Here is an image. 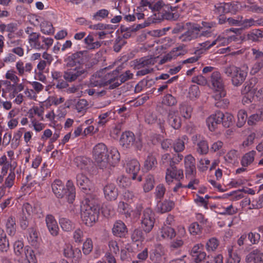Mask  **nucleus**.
Listing matches in <instances>:
<instances>
[{
  "label": "nucleus",
  "mask_w": 263,
  "mask_h": 263,
  "mask_svg": "<svg viewBox=\"0 0 263 263\" xmlns=\"http://www.w3.org/2000/svg\"><path fill=\"white\" fill-rule=\"evenodd\" d=\"M100 206L98 201L86 198L81 207V218L85 225L92 226L98 220Z\"/></svg>",
  "instance_id": "nucleus-1"
},
{
  "label": "nucleus",
  "mask_w": 263,
  "mask_h": 263,
  "mask_svg": "<svg viewBox=\"0 0 263 263\" xmlns=\"http://www.w3.org/2000/svg\"><path fill=\"white\" fill-rule=\"evenodd\" d=\"M52 192L58 198L66 197L69 203H73L76 198V188L73 182L68 180L66 184V188L62 181L55 179L51 184Z\"/></svg>",
  "instance_id": "nucleus-2"
},
{
  "label": "nucleus",
  "mask_w": 263,
  "mask_h": 263,
  "mask_svg": "<svg viewBox=\"0 0 263 263\" xmlns=\"http://www.w3.org/2000/svg\"><path fill=\"white\" fill-rule=\"evenodd\" d=\"M87 71L82 67H77L65 71L63 74V78L66 81L59 80L56 87L59 89L66 88L68 86L67 82H72L77 80L82 79L86 77Z\"/></svg>",
  "instance_id": "nucleus-3"
},
{
  "label": "nucleus",
  "mask_w": 263,
  "mask_h": 263,
  "mask_svg": "<svg viewBox=\"0 0 263 263\" xmlns=\"http://www.w3.org/2000/svg\"><path fill=\"white\" fill-rule=\"evenodd\" d=\"M133 62L135 69L139 70L136 76H143L154 71L152 66L157 63V58L152 55L146 56L136 59Z\"/></svg>",
  "instance_id": "nucleus-4"
},
{
  "label": "nucleus",
  "mask_w": 263,
  "mask_h": 263,
  "mask_svg": "<svg viewBox=\"0 0 263 263\" xmlns=\"http://www.w3.org/2000/svg\"><path fill=\"white\" fill-rule=\"evenodd\" d=\"M223 72L231 78L232 84L235 86H240L245 81L247 71L234 65H230L223 68Z\"/></svg>",
  "instance_id": "nucleus-5"
},
{
  "label": "nucleus",
  "mask_w": 263,
  "mask_h": 263,
  "mask_svg": "<svg viewBox=\"0 0 263 263\" xmlns=\"http://www.w3.org/2000/svg\"><path fill=\"white\" fill-rule=\"evenodd\" d=\"M141 228L146 233L150 232L155 222V213L150 208H146L144 210L141 217Z\"/></svg>",
  "instance_id": "nucleus-6"
},
{
  "label": "nucleus",
  "mask_w": 263,
  "mask_h": 263,
  "mask_svg": "<svg viewBox=\"0 0 263 263\" xmlns=\"http://www.w3.org/2000/svg\"><path fill=\"white\" fill-rule=\"evenodd\" d=\"M108 151L106 146L102 143H98L93 148V158L98 163L105 164L108 162Z\"/></svg>",
  "instance_id": "nucleus-7"
},
{
  "label": "nucleus",
  "mask_w": 263,
  "mask_h": 263,
  "mask_svg": "<svg viewBox=\"0 0 263 263\" xmlns=\"http://www.w3.org/2000/svg\"><path fill=\"white\" fill-rule=\"evenodd\" d=\"M186 25L187 26L190 25L191 27L179 36V39L182 42H189L200 36V32L202 29L201 26L195 24L191 25L190 23H187Z\"/></svg>",
  "instance_id": "nucleus-8"
},
{
  "label": "nucleus",
  "mask_w": 263,
  "mask_h": 263,
  "mask_svg": "<svg viewBox=\"0 0 263 263\" xmlns=\"http://www.w3.org/2000/svg\"><path fill=\"white\" fill-rule=\"evenodd\" d=\"M184 177L183 171L178 168L176 165H170L166 171L165 180L168 184H170L175 180L180 181Z\"/></svg>",
  "instance_id": "nucleus-9"
},
{
  "label": "nucleus",
  "mask_w": 263,
  "mask_h": 263,
  "mask_svg": "<svg viewBox=\"0 0 263 263\" xmlns=\"http://www.w3.org/2000/svg\"><path fill=\"white\" fill-rule=\"evenodd\" d=\"M77 184L82 191L89 194L93 191V186L91 181L83 173L78 174L77 176Z\"/></svg>",
  "instance_id": "nucleus-10"
},
{
  "label": "nucleus",
  "mask_w": 263,
  "mask_h": 263,
  "mask_svg": "<svg viewBox=\"0 0 263 263\" xmlns=\"http://www.w3.org/2000/svg\"><path fill=\"white\" fill-rule=\"evenodd\" d=\"M167 9H165L160 13H156L149 18L150 23H157L164 20H175L178 18V14L173 13L167 11Z\"/></svg>",
  "instance_id": "nucleus-11"
},
{
  "label": "nucleus",
  "mask_w": 263,
  "mask_h": 263,
  "mask_svg": "<svg viewBox=\"0 0 263 263\" xmlns=\"http://www.w3.org/2000/svg\"><path fill=\"white\" fill-rule=\"evenodd\" d=\"M193 143L197 146L196 151L200 154H206L209 151V145L204 138L196 134L192 138Z\"/></svg>",
  "instance_id": "nucleus-12"
},
{
  "label": "nucleus",
  "mask_w": 263,
  "mask_h": 263,
  "mask_svg": "<svg viewBox=\"0 0 263 263\" xmlns=\"http://www.w3.org/2000/svg\"><path fill=\"white\" fill-rule=\"evenodd\" d=\"M121 70L122 68L121 67H118L111 72L104 74L106 86L109 85V89H112L118 87H114V86L117 82H119V71Z\"/></svg>",
  "instance_id": "nucleus-13"
},
{
  "label": "nucleus",
  "mask_w": 263,
  "mask_h": 263,
  "mask_svg": "<svg viewBox=\"0 0 263 263\" xmlns=\"http://www.w3.org/2000/svg\"><path fill=\"white\" fill-rule=\"evenodd\" d=\"M222 112L216 111L215 114L211 115L206 119V123L211 131H214L217 125L220 124L222 120Z\"/></svg>",
  "instance_id": "nucleus-14"
},
{
  "label": "nucleus",
  "mask_w": 263,
  "mask_h": 263,
  "mask_svg": "<svg viewBox=\"0 0 263 263\" xmlns=\"http://www.w3.org/2000/svg\"><path fill=\"white\" fill-rule=\"evenodd\" d=\"M112 232L113 235L116 237H124L127 233V228L123 221L117 220L114 224Z\"/></svg>",
  "instance_id": "nucleus-15"
},
{
  "label": "nucleus",
  "mask_w": 263,
  "mask_h": 263,
  "mask_svg": "<svg viewBox=\"0 0 263 263\" xmlns=\"http://www.w3.org/2000/svg\"><path fill=\"white\" fill-rule=\"evenodd\" d=\"M47 227L50 234L56 236L59 234V228L56 220L52 215H47L45 218Z\"/></svg>",
  "instance_id": "nucleus-16"
},
{
  "label": "nucleus",
  "mask_w": 263,
  "mask_h": 263,
  "mask_svg": "<svg viewBox=\"0 0 263 263\" xmlns=\"http://www.w3.org/2000/svg\"><path fill=\"white\" fill-rule=\"evenodd\" d=\"M245 261L247 263H263V253L257 249L253 250L246 255Z\"/></svg>",
  "instance_id": "nucleus-17"
},
{
  "label": "nucleus",
  "mask_w": 263,
  "mask_h": 263,
  "mask_svg": "<svg viewBox=\"0 0 263 263\" xmlns=\"http://www.w3.org/2000/svg\"><path fill=\"white\" fill-rule=\"evenodd\" d=\"M176 235V232L174 228L171 226L163 225L160 229L159 236L160 237V239H164L167 240H172L175 237Z\"/></svg>",
  "instance_id": "nucleus-18"
},
{
  "label": "nucleus",
  "mask_w": 263,
  "mask_h": 263,
  "mask_svg": "<svg viewBox=\"0 0 263 263\" xmlns=\"http://www.w3.org/2000/svg\"><path fill=\"white\" fill-rule=\"evenodd\" d=\"M167 122L175 129H178L181 127V120L177 111H170L167 116Z\"/></svg>",
  "instance_id": "nucleus-19"
},
{
  "label": "nucleus",
  "mask_w": 263,
  "mask_h": 263,
  "mask_svg": "<svg viewBox=\"0 0 263 263\" xmlns=\"http://www.w3.org/2000/svg\"><path fill=\"white\" fill-rule=\"evenodd\" d=\"M105 198L107 200H115L118 196V189L114 184H108L104 187Z\"/></svg>",
  "instance_id": "nucleus-20"
},
{
  "label": "nucleus",
  "mask_w": 263,
  "mask_h": 263,
  "mask_svg": "<svg viewBox=\"0 0 263 263\" xmlns=\"http://www.w3.org/2000/svg\"><path fill=\"white\" fill-rule=\"evenodd\" d=\"M135 141V137L134 134L129 131L123 133L120 140L121 144L126 148H130L133 146Z\"/></svg>",
  "instance_id": "nucleus-21"
},
{
  "label": "nucleus",
  "mask_w": 263,
  "mask_h": 263,
  "mask_svg": "<svg viewBox=\"0 0 263 263\" xmlns=\"http://www.w3.org/2000/svg\"><path fill=\"white\" fill-rule=\"evenodd\" d=\"M63 254L67 258H73L76 260L80 259L82 256L81 251L80 249H73L70 245H67L64 248Z\"/></svg>",
  "instance_id": "nucleus-22"
},
{
  "label": "nucleus",
  "mask_w": 263,
  "mask_h": 263,
  "mask_svg": "<svg viewBox=\"0 0 263 263\" xmlns=\"http://www.w3.org/2000/svg\"><path fill=\"white\" fill-rule=\"evenodd\" d=\"M91 87H102L106 86L105 75L103 72H98L92 76L90 80Z\"/></svg>",
  "instance_id": "nucleus-23"
},
{
  "label": "nucleus",
  "mask_w": 263,
  "mask_h": 263,
  "mask_svg": "<svg viewBox=\"0 0 263 263\" xmlns=\"http://www.w3.org/2000/svg\"><path fill=\"white\" fill-rule=\"evenodd\" d=\"M164 247L161 245H157L150 254V259L154 263L159 262L161 260L162 257L164 255Z\"/></svg>",
  "instance_id": "nucleus-24"
},
{
  "label": "nucleus",
  "mask_w": 263,
  "mask_h": 263,
  "mask_svg": "<svg viewBox=\"0 0 263 263\" xmlns=\"http://www.w3.org/2000/svg\"><path fill=\"white\" fill-rule=\"evenodd\" d=\"M210 81L215 89L224 88L223 80L219 71H215L212 72L210 77Z\"/></svg>",
  "instance_id": "nucleus-25"
},
{
  "label": "nucleus",
  "mask_w": 263,
  "mask_h": 263,
  "mask_svg": "<svg viewBox=\"0 0 263 263\" xmlns=\"http://www.w3.org/2000/svg\"><path fill=\"white\" fill-rule=\"evenodd\" d=\"M233 6L230 3H219L215 5L214 12L217 15L221 16L224 13L233 12Z\"/></svg>",
  "instance_id": "nucleus-26"
},
{
  "label": "nucleus",
  "mask_w": 263,
  "mask_h": 263,
  "mask_svg": "<svg viewBox=\"0 0 263 263\" xmlns=\"http://www.w3.org/2000/svg\"><path fill=\"white\" fill-rule=\"evenodd\" d=\"M126 172L131 174V177L133 180L137 178L138 180L140 182L142 181V176L143 172L140 171V165H126Z\"/></svg>",
  "instance_id": "nucleus-27"
},
{
  "label": "nucleus",
  "mask_w": 263,
  "mask_h": 263,
  "mask_svg": "<svg viewBox=\"0 0 263 263\" xmlns=\"http://www.w3.org/2000/svg\"><path fill=\"white\" fill-rule=\"evenodd\" d=\"M28 236L27 239L28 242L33 247L37 248L39 246L40 238L39 233L34 228H30L28 229Z\"/></svg>",
  "instance_id": "nucleus-28"
},
{
  "label": "nucleus",
  "mask_w": 263,
  "mask_h": 263,
  "mask_svg": "<svg viewBox=\"0 0 263 263\" xmlns=\"http://www.w3.org/2000/svg\"><path fill=\"white\" fill-rule=\"evenodd\" d=\"M15 66L17 70V74L20 76H23L25 73H30L33 68L31 63H27L24 65V62L21 60L18 61L16 63Z\"/></svg>",
  "instance_id": "nucleus-29"
},
{
  "label": "nucleus",
  "mask_w": 263,
  "mask_h": 263,
  "mask_svg": "<svg viewBox=\"0 0 263 263\" xmlns=\"http://www.w3.org/2000/svg\"><path fill=\"white\" fill-rule=\"evenodd\" d=\"M234 246H230L228 248V257L227 263H239L240 257L237 254Z\"/></svg>",
  "instance_id": "nucleus-30"
},
{
  "label": "nucleus",
  "mask_w": 263,
  "mask_h": 263,
  "mask_svg": "<svg viewBox=\"0 0 263 263\" xmlns=\"http://www.w3.org/2000/svg\"><path fill=\"white\" fill-rule=\"evenodd\" d=\"M13 250L15 255L18 259L23 261L24 260V253L25 252V247L22 240H17L13 244Z\"/></svg>",
  "instance_id": "nucleus-31"
},
{
  "label": "nucleus",
  "mask_w": 263,
  "mask_h": 263,
  "mask_svg": "<svg viewBox=\"0 0 263 263\" xmlns=\"http://www.w3.org/2000/svg\"><path fill=\"white\" fill-rule=\"evenodd\" d=\"M118 211L119 213L125 215L126 218H132L133 210L130 206L123 201H120L118 205Z\"/></svg>",
  "instance_id": "nucleus-32"
},
{
  "label": "nucleus",
  "mask_w": 263,
  "mask_h": 263,
  "mask_svg": "<svg viewBox=\"0 0 263 263\" xmlns=\"http://www.w3.org/2000/svg\"><path fill=\"white\" fill-rule=\"evenodd\" d=\"M172 10V7L165 5L162 1H158L155 3L154 1L152 3V6L151 10L154 13L162 12L165 9Z\"/></svg>",
  "instance_id": "nucleus-33"
},
{
  "label": "nucleus",
  "mask_w": 263,
  "mask_h": 263,
  "mask_svg": "<svg viewBox=\"0 0 263 263\" xmlns=\"http://www.w3.org/2000/svg\"><path fill=\"white\" fill-rule=\"evenodd\" d=\"M9 249V240L4 230L0 228V251L6 252Z\"/></svg>",
  "instance_id": "nucleus-34"
},
{
  "label": "nucleus",
  "mask_w": 263,
  "mask_h": 263,
  "mask_svg": "<svg viewBox=\"0 0 263 263\" xmlns=\"http://www.w3.org/2000/svg\"><path fill=\"white\" fill-rule=\"evenodd\" d=\"M158 202V209L162 213L171 211L175 206L174 201L170 200H165L163 202Z\"/></svg>",
  "instance_id": "nucleus-35"
},
{
  "label": "nucleus",
  "mask_w": 263,
  "mask_h": 263,
  "mask_svg": "<svg viewBox=\"0 0 263 263\" xmlns=\"http://www.w3.org/2000/svg\"><path fill=\"white\" fill-rule=\"evenodd\" d=\"M41 39L42 41H40L39 44L36 46V49H37L47 50L51 47L53 42V40L51 37L42 36Z\"/></svg>",
  "instance_id": "nucleus-36"
},
{
  "label": "nucleus",
  "mask_w": 263,
  "mask_h": 263,
  "mask_svg": "<svg viewBox=\"0 0 263 263\" xmlns=\"http://www.w3.org/2000/svg\"><path fill=\"white\" fill-rule=\"evenodd\" d=\"M24 260L26 259L28 263H37V259L34 251L28 246H25V252L24 253Z\"/></svg>",
  "instance_id": "nucleus-37"
},
{
  "label": "nucleus",
  "mask_w": 263,
  "mask_h": 263,
  "mask_svg": "<svg viewBox=\"0 0 263 263\" xmlns=\"http://www.w3.org/2000/svg\"><path fill=\"white\" fill-rule=\"evenodd\" d=\"M238 152L235 149L230 150L224 157L226 162L231 164L238 163Z\"/></svg>",
  "instance_id": "nucleus-38"
},
{
  "label": "nucleus",
  "mask_w": 263,
  "mask_h": 263,
  "mask_svg": "<svg viewBox=\"0 0 263 263\" xmlns=\"http://www.w3.org/2000/svg\"><path fill=\"white\" fill-rule=\"evenodd\" d=\"M240 26L245 28H248L253 26L262 25L263 26V19H258L254 20L253 18H251L249 19H241Z\"/></svg>",
  "instance_id": "nucleus-39"
},
{
  "label": "nucleus",
  "mask_w": 263,
  "mask_h": 263,
  "mask_svg": "<svg viewBox=\"0 0 263 263\" xmlns=\"http://www.w3.org/2000/svg\"><path fill=\"white\" fill-rule=\"evenodd\" d=\"M6 231L8 235H14L16 231L15 219L14 217H9L6 224Z\"/></svg>",
  "instance_id": "nucleus-40"
},
{
  "label": "nucleus",
  "mask_w": 263,
  "mask_h": 263,
  "mask_svg": "<svg viewBox=\"0 0 263 263\" xmlns=\"http://www.w3.org/2000/svg\"><path fill=\"white\" fill-rule=\"evenodd\" d=\"M150 23H145V24H137L136 25H133L130 27H129V28H130V30L131 31H126L123 34V38L124 39H128L131 36V34L133 32H136L137 30L143 28L145 27L146 26H147L148 24H149Z\"/></svg>",
  "instance_id": "nucleus-41"
},
{
  "label": "nucleus",
  "mask_w": 263,
  "mask_h": 263,
  "mask_svg": "<svg viewBox=\"0 0 263 263\" xmlns=\"http://www.w3.org/2000/svg\"><path fill=\"white\" fill-rule=\"evenodd\" d=\"M36 207H32L29 203H25L23 204L22 208V216L27 215V217L31 218V216L34 214H37Z\"/></svg>",
  "instance_id": "nucleus-42"
},
{
  "label": "nucleus",
  "mask_w": 263,
  "mask_h": 263,
  "mask_svg": "<svg viewBox=\"0 0 263 263\" xmlns=\"http://www.w3.org/2000/svg\"><path fill=\"white\" fill-rule=\"evenodd\" d=\"M263 37V31L259 29H254L247 34V39L253 42H257Z\"/></svg>",
  "instance_id": "nucleus-43"
},
{
  "label": "nucleus",
  "mask_w": 263,
  "mask_h": 263,
  "mask_svg": "<svg viewBox=\"0 0 263 263\" xmlns=\"http://www.w3.org/2000/svg\"><path fill=\"white\" fill-rule=\"evenodd\" d=\"M108 250L106 252L117 255L119 253V242L115 239H110L108 242Z\"/></svg>",
  "instance_id": "nucleus-44"
},
{
  "label": "nucleus",
  "mask_w": 263,
  "mask_h": 263,
  "mask_svg": "<svg viewBox=\"0 0 263 263\" xmlns=\"http://www.w3.org/2000/svg\"><path fill=\"white\" fill-rule=\"evenodd\" d=\"M85 44L87 45L89 49H95L99 48L101 44L100 42H94V38L92 35H89L84 39Z\"/></svg>",
  "instance_id": "nucleus-45"
},
{
  "label": "nucleus",
  "mask_w": 263,
  "mask_h": 263,
  "mask_svg": "<svg viewBox=\"0 0 263 263\" xmlns=\"http://www.w3.org/2000/svg\"><path fill=\"white\" fill-rule=\"evenodd\" d=\"M189 231L193 236L200 235L202 233V227L198 222H194L189 226Z\"/></svg>",
  "instance_id": "nucleus-46"
},
{
  "label": "nucleus",
  "mask_w": 263,
  "mask_h": 263,
  "mask_svg": "<svg viewBox=\"0 0 263 263\" xmlns=\"http://www.w3.org/2000/svg\"><path fill=\"white\" fill-rule=\"evenodd\" d=\"M179 109L180 113L183 118L185 119H189L191 118L193 110L191 105L186 103L182 104Z\"/></svg>",
  "instance_id": "nucleus-47"
},
{
  "label": "nucleus",
  "mask_w": 263,
  "mask_h": 263,
  "mask_svg": "<svg viewBox=\"0 0 263 263\" xmlns=\"http://www.w3.org/2000/svg\"><path fill=\"white\" fill-rule=\"evenodd\" d=\"M59 223L62 229L65 231L68 232L73 229L72 222L67 218H60L59 219Z\"/></svg>",
  "instance_id": "nucleus-48"
},
{
  "label": "nucleus",
  "mask_w": 263,
  "mask_h": 263,
  "mask_svg": "<svg viewBox=\"0 0 263 263\" xmlns=\"http://www.w3.org/2000/svg\"><path fill=\"white\" fill-rule=\"evenodd\" d=\"M133 77V74L130 72V70L126 71L124 73L120 74L119 73V82H117L114 86H119L122 83H124L125 82L132 79Z\"/></svg>",
  "instance_id": "nucleus-49"
},
{
  "label": "nucleus",
  "mask_w": 263,
  "mask_h": 263,
  "mask_svg": "<svg viewBox=\"0 0 263 263\" xmlns=\"http://www.w3.org/2000/svg\"><path fill=\"white\" fill-rule=\"evenodd\" d=\"M256 155V152L254 151H250L246 153L241 159V164H251L254 160V157Z\"/></svg>",
  "instance_id": "nucleus-50"
},
{
  "label": "nucleus",
  "mask_w": 263,
  "mask_h": 263,
  "mask_svg": "<svg viewBox=\"0 0 263 263\" xmlns=\"http://www.w3.org/2000/svg\"><path fill=\"white\" fill-rule=\"evenodd\" d=\"M87 51H80L76 52V53H73L74 57L76 58V61L78 62V64L81 65L84 63L85 60L86 59V57L87 55Z\"/></svg>",
  "instance_id": "nucleus-51"
},
{
  "label": "nucleus",
  "mask_w": 263,
  "mask_h": 263,
  "mask_svg": "<svg viewBox=\"0 0 263 263\" xmlns=\"http://www.w3.org/2000/svg\"><path fill=\"white\" fill-rule=\"evenodd\" d=\"M154 179L153 176L149 175L147 177L145 182L143 184V190L147 193L151 191L154 186Z\"/></svg>",
  "instance_id": "nucleus-52"
},
{
  "label": "nucleus",
  "mask_w": 263,
  "mask_h": 263,
  "mask_svg": "<svg viewBox=\"0 0 263 263\" xmlns=\"http://www.w3.org/2000/svg\"><path fill=\"white\" fill-rule=\"evenodd\" d=\"M41 31L44 34H52L54 33V28L50 22H43L41 24Z\"/></svg>",
  "instance_id": "nucleus-53"
},
{
  "label": "nucleus",
  "mask_w": 263,
  "mask_h": 263,
  "mask_svg": "<svg viewBox=\"0 0 263 263\" xmlns=\"http://www.w3.org/2000/svg\"><path fill=\"white\" fill-rule=\"evenodd\" d=\"M222 115L223 116V117H222V121H221V123H222L223 126L225 127H230L232 124L233 116L228 112L226 114L222 112Z\"/></svg>",
  "instance_id": "nucleus-54"
},
{
  "label": "nucleus",
  "mask_w": 263,
  "mask_h": 263,
  "mask_svg": "<svg viewBox=\"0 0 263 263\" xmlns=\"http://www.w3.org/2000/svg\"><path fill=\"white\" fill-rule=\"evenodd\" d=\"M165 187L162 184L158 185L155 189V196L158 202H160L165 193Z\"/></svg>",
  "instance_id": "nucleus-55"
},
{
  "label": "nucleus",
  "mask_w": 263,
  "mask_h": 263,
  "mask_svg": "<svg viewBox=\"0 0 263 263\" xmlns=\"http://www.w3.org/2000/svg\"><path fill=\"white\" fill-rule=\"evenodd\" d=\"M15 178V173L11 169L8 177L5 179V183L3 185L6 188L10 189L14 184Z\"/></svg>",
  "instance_id": "nucleus-56"
},
{
  "label": "nucleus",
  "mask_w": 263,
  "mask_h": 263,
  "mask_svg": "<svg viewBox=\"0 0 263 263\" xmlns=\"http://www.w3.org/2000/svg\"><path fill=\"white\" fill-rule=\"evenodd\" d=\"M238 121L237 126L238 127H241L246 123L247 119V114L245 110H240L237 114Z\"/></svg>",
  "instance_id": "nucleus-57"
},
{
  "label": "nucleus",
  "mask_w": 263,
  "mask_h": 263,
  "mask_svg": "<svg viewBox=\"0 0 263 263\" xmlns=\"http://www.w3.org/2000/svg\"><path fill=\"white\" fill-rule=\"evenodd\" d=\"M93 248L92 241L91 238H87L83 243L82 250L85 255H88Z\"/></svg>",
  "instance_id": "nucleus-58"
},
{
  "label": "nucleus",
  "mask_w": 263,
  "mask_h": 263,
  "mask_svg": "<svg viewBox=\"0 0 263 263\" xmlns=\"http://www.w3.org/2000/svg\"><path fill=\"white\" fill-rule=\"evenodd\" d=\"M219 245L218 240L215 238H210L206 242V247L208 251H215Z\"/></svg>",
  "instance_id": "nucleus-59"
},
{
  "label": "nucleus",
  "mask_w": 263,
  "mask_h": 263,
  "mask_svg": "<svg viewBox=\"0 0 263 263\" xmlns=\"http://www.w3.org/2000/svg\"><path fill=\"white\" fill-rule=\"evenodd\" d=\"M109 14V12L107 10L103 9L98 11L96 13L93 14L92 16L93 20L96 21L101 20L102 19H104L108 16Z\"/></svg>",
  "instance_id": "nucleus-60"
},
{
  "label": "nucleus",
  "mask_w": 263,
  "mask_h": 263,
  "mask_svg": "<svg viewBox=\"0 0 263 263\" xmlns=\"http://www.w3.org/2000/svg\"><path fill=\"white\" fill-rule=\"evenodd\" d=\"M126 43L125 40L121 37L118 36L116 38L114 45V50L117 52L120 51L121 48Z\"/></svg>",
  "instance_id": "nucleus-61"
},
{
  "label": "nucleus",
  "mask_w": 263,
  "mask_h": 263,
  "mask_svg": "<svg viewBox=\"0 0 263 263\" xmlns=\"http://www.w3.org/2000/svg\"><path fill=\"white\" fill-rule=\"evenodd\" d=\"M23 135L21 130H18L14 135L12 140L11 147L13 149H16L20 144V140Z\"/></svg>",
  "instance_id": "nucleus-62"
},
{
  "label": "nucleus",
  "mask_w": 263,
  "mask_h": 263,
  "mask_svg": "<svg viewBox=\"0 0 263 263\" xmlns=\"http://www.w3.org/2000/svg\"><path fill=\"white\" fill-rule=\"evenodd\" d=\"M88 105V103L86 100L84 99H79L76 104V109L80 112L86 110Z\"/></svg>",
  "instance_id": "nucleus-63"
},
{
  "label": "nucleus",
  "mask_w": 263,
  "mask_h": 263,
  "mask_svg": "<svg viewBox=\"0 0 263 263\" xmlns=\"http://www.w3.org/2000/svg\"><path fill=\"white\" fill-rule=\"evenodd\" d=\"M117 181L119 186L124 188L129 186L131 183L130 179L124 176H119Z\"/></svg>",
  "instance_id": "nucleus-64"
}]
</instances>
